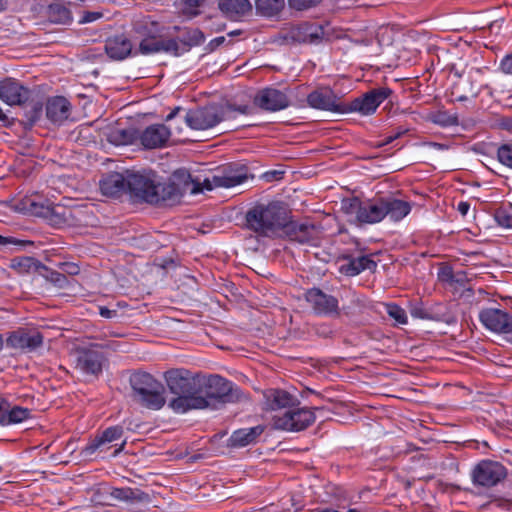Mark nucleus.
<instances>
[{"label": "nucleus", "mask_w": 512, "mask_h": 512, "mask_svg": "<svg viewBox=\"0 0 512 512\" xmlns=\"http://www.w3.org/2000/svg\"><path fill=\"white\" fill-rule=\"evenodd\" d=\"M128 194L133 201L148 204L176 203L187 191H199L185 169L176 170L167 182H160L158 174L151 169L128 170Z\"/></svg>", "instance_id": "f257e3e1"}, {"label": "nucleus", "mask_w": 512, "mask_h": 512, "mask_svg": "<svg viewBox=\"0 0 512 512\" xmlns=\"http://www.w3.org/2000/svg\"><path fill=\"white\" fill-rule=\"evenodd\" d=\"M200 384L197 395L189 400L179 401L180 404H185L187 408H193V410H217L226 404L241 403L248 400L246 393L233 382L220 375H202Z\"/></svg>", "instance_id": "f03ea898"}, {"label": "nucleus", "mask_w": 512, "mask_h": 512, "mask_svg": "<svg viewBox=\"0 0 512 512\" xmlns=\"http://www.w3.org/2000/svg\"><path fill=\"white\" fill-rule=\"evenodd\" d=\"M202 374L186 368H171L164 372L163 378L169 392L175 395L168 402V407L175 413L183 414L193 408H187L180 404L181 400H189L197 395L200 390Z\"/></svg>", "instance_id": "7ed1b4c3"}, {"label": "nucleus", "mask_w": 512, "mask_h": 512, "mask_svg": "<svg viewBox=\"0 0 512 512\" xmlns=\"http://www.w3.org/2000/svg\"><path fill=\"white\" fill-rule=\"evenodd\" d=\"M245 218L249 229L262 236L271 237L286 226L288 211L279 201L258 203L247 211Z\"/></svg>", "instance_id": "20e7f679"}, {"label": "nucleus", "mask_w": 512, "mask_h": 512, "mask_svg": "<svg viewBox=\"0 0 512 512\" xmlns=\"http://www.w3.org/2000/svg\"><path fill=\"white\" fill-rule=\"evenodd\" d=\"M133 400L150 410H160L166 403L164 386L147 372H135L130 376Z\"/></svg>", "instance_id": "39448f33"}, {"label": "nucleus", "mask_w": 512, "mask_h": 512, "mask_svg": "<svg viewBox=\"0 0 512 512\" xmlns=\"http://www.w3.org/2000/svg\"><path fill=\"white\" fill-rule=\"evenodd\" d=\"M17 209L24 213L45 218L54 226L69 224L72 217L71 210L63 205L36 202L31 198L23 199L17 205Z\"/></svg>", "instance_id": "423d86ee"}, {"label": "nucleus", "mask_w": 512, "mask_h": 512, "mask_svg": "<svg viewBox=\"0 0 512 512\" xmlns=\"http://www.w3.org/2000/svg\"><path fill=\"white\" fill-rule=\"evenodd\" d=\"M319 410H322V408L315 407L309 409L294 407L285 411L283 415H275L272 419V425L278 430L302 431L314 423V411Z\"/></svg>", "instance_id": "0eeeda50"}, {"label": "nucleus", "mask_w": 512, "mask_h": 512, "mask_svg": "<svg viewBox=\"0 0 512 512\" xmlns=\"http://www.w3.org/2000/svg\"><path fill=\"white\" fill-rule=\"evenodd\" d=\"M507 476L506 468L497 461L482 460L472 470L471 478L474 485L494 487Z\"/></svg>", "instance_id": "6e6552de"}, {"label": "nucleus", "mask_w": 512, "mask_h": 512, "mask_svg": "<svg viewBox=\"0 0 512 512\" xmlns=\"http://www.w3.org/2000/svg\"><path fill=\"white\" fill-rule=\"evenodd\" d=\"M392 93L387 87H379L355 98L349 104H344L345 113L358 112L362 115H371Z\"/></svg>", "instance_id": "1a4fd4ad"}, {"label": "nucleus", "mask_w": 512, "mask_h": 512, "mask_svg": "<svg viewBox=\"0 0 512 512\" xmlns=\"http://www.w3.org/2000/svg\"><path fill=\"white\" fill-rule=\"evenodd\" d=\"M224 119L221 109L208 106L186 112L181 122L194 130H206L214 127Z\"/></svg>", "instance_id": "9d476101"}, {"label": "nucleus", "mask_w": 512, "mask_h": 512, "mask_svg": "<svg viewBox=\"0 0 512 512\" xmlns=\"http://www.w3.org/2000/svg\"><path fill=\"white\" fill-rule=\"evenodd\" d=\"M75 368L84 375L98 377L102 372L104 355L93 348H77L74 353Z\"/></svg>", "instance_id": "9b49d317"}, {"label": "nucleus", "mask_w": 512, "mask_h": 512, "mask_svg": "<svg viewBox=\"0 0 512 512\" xmlns=\"http://www.w3.org/2000/svg\"><path fill=\"white\" fill-rule=\"evenodd\" d=\"M325 36L324 27L317 23L304 22L292 26L284 33V40L287 43H309L318 44Z\"/></svg>", "instance_id": "f8f14e48"}, {"label": "nucleus", "mask_w": 512, "mask_h": 512, "mask_svg": "<svg viewBox=\"0 0 512 512\" xmlns=\"http://www.w3.org/2000/svg\"><path fill=\"white\" fill-rule=\"evenodd\" d=\"M479 318L487 329L506 335L510 341L512 337V314L497 308H486L480 312Z\"/></svg>", "instance_id": "ddd939ff"}, {"label": "nucleus", "mask_w": 512, "mask_h": 512, "mask_svg": "<svg viewBox=\"0 0 512 512\" xmlns=\"http://www.w3.org/2000/svg\"><path fill=\"white\" fill-rule=\"evenodd\" d=\"M43 335L38 331L18 329L10 333L6 340L8 347L22 353H31L43 345Z\"/></svg>", "instance_id": "4468645a"}, {"label": "nucleus", "mask_w": 512, "mask_h": 512, "mask_svg": "<svg viewBox=\"0 0 512 512\" xmlns=\"http://www.w3.org/2000/svg\"><path fill=\"white\" fill-rule=\"evenodd\" d=\"M254 104L264 111L277 112L288 108L290 100L283 91L267 87L256 93Z\"/></svg>", "instance_id": "2eb2a0df"}, {"label": "nucleus", "mask_w": 512, "mask_h": 512, "mask_svg": "<svg viewBox=\"0 0 512 512\" xmlns=\"http://www.w3.org/2000/svg\"><path fill=\"white\" fill-rule=\"evenodd\" d=\"M305 298L316 314L325 316L339 315L337 298L326 294L321 289H309L305 294Z\"/></svg>", "instance_id": "dca6fc26"}, {"label": "nucleus", "mask_w": 512, "mask_h": 512, "mask_svg": "<svg viewBox=\"0 0 512 512\" xmlns=\"http://www.w3.org/2000/svg\"><path fill=\"white\" fill-rule=\"evenodd\" d=\"M307 103L311 108L336 113H345L344 104L328 87L318 88L307 96Z\"/></svg>", "instance_id": "f3484780"}, {"label": "nucleus", "mask_w": 512, "mask_h": 512, "mask_svg": "<svg viewBox=\"0 0 512 512\" xmlns=\"http://www.w3.org/2000/svg\"><path fill=\"white\" fill-rule=\"evenodd\" d=\"M31 97V91L15 79L0 81V99L8 105L25 104Z\"/></svg>", "instance_id": "a211bd4d"}, {"label": "nucleus", "mask_w": 512, "mask_h": 512, "mask_svg": "<svg viewBox=\"0 0 512 512\" xmlns=\"http://www.w3.org/2000/svg\"><path fill=\"white\" fill-rule=\"evenodd\" d=\"M151 55L159 52L180 55L179 44L175 39H163L155 36H148L141 40L138 51L135 54Z\"/></svg>", "instance_id": "6ab92c4d"}, {"label": "nucleus", "mask_w": 512, "mask_h": 512, "mask_svg": "<svg viewBox=\"0 0 512 512\" xmlns=\"http://www.w3.org/2000/svg\"><path fill=\"white\" fill-rule=\"evenodd\" d=\"M264 409L267 411H277L281 409L290 410L299 405L296 396L282 389H269L264 393Z\"/></svg>", "instance_id": "aec40b11"}, {"label": "nucleus", "mask_w": 512, "mask_h": 512, "mask_svg": "<svg viewBox=\"0 0 512 512\" xmlns=\"http://www.w3.org/2000/svg\"><path fill=\"white\" fill-rule=\"evenodd\" d=\"M171 133V129L164 124H153L141 133L140 141L146 149L161 148L166 145Z\"/></svg>", "instance_id": "412c9836"}, {"label": "nucleus", "mask_w": 512, "mask_h": 512, "mask_svg": "<svg viewBox=\"0 0 512 512\" xmlns=\"http://www.w3.org/2000/svg\"><path fill=\"white\" fill-rule=\"evenodd\" d=\"M248 178L247 168L245 166H228L213 175V182L216 186L231 188L242 184Z\"/></svg>", "instance_id": "4be33fe9"}, {"label": "nucleus", "mask_w": 512, "mask_h": 512, "mask_svg": "<svg viewBox=\"0 0 512 512\" xmlns=\"http://www.w3.org/2000/svg\"><path fill=\"white\" fill-rule=\"evenodd\" d=\"M128 170L123 173L113 172L106 175L100 181V190L103 195L109 197H119L123 193H128Z\"/></svg>", "instance_id": "5701e85b"}, {"label": "nucleus", "mask_w": 512, "mask_h": 512, "mask_svg": "<svg viewBox=\"0 0 512 512\" xmlns=\"http://www.w3.org/2000/svg\"><path fill=\"white\" fill-rule=\"evenodd\" d=\"M123 428L121 426H111L105 429L101 435L92 440L82 451L81 454L84 457L91 456L97 450H107L108 444L113 441L119 440L123 435Z\"/></svg>", "instance_id": "b1692460"}, {"label": "nucleus", "mask_w": 512, "mask_h": 512, "mask_svg": "<svg viewBox=\"0 0 512 512\" xmlns=\"http://www.w3.org/2000/svg\"><path fill=\"white\" fill-rule=\"evenodd\" d=\"M384 219L383 198L362 201L358 224H375Z\"/></svg>", "instance_id": "393cba45"}, {"label": "nucleus", "mask_w": 512, "mask_h": 512, "mask_svg": "<svg viewBox=\"0 0 512 512\" xmlns=\"http://www.w3.org/2000/svg\"><path fill=\"white\" fill-rule=\"evenodd\" d=\"M290 239L300 244H314L317 240V230L313 224L291 222L284 227Z\"/></svg>", "instance_id": "a878e982"}, {"label": "nucleus", "mask_w": 512, "mask_h": 512, "mask_svg": "<svg viewBox=\"0 0 512 512\" xmlns=\"http://www.w3.org/2000/svg\"><path fill=\"white\" fill-rule=\"evenodd\" d=\"M263 432L264 427L262 425L238 429L234 431L228 439V446L232 448H243L254 444Z\"/></svg>", "instance_id": "bb28decb"}, {"label": "nucleus", "mask_w": 512, "mask_h": 512, "mask_svg": "<svg viewBox=\"0 0 512 512\" xmlns=\"http://www.w3.org/2000/svg\"><path fill=\"white\" fill-rule=\"evenodd\" d=\"M70 112L69 101L62 96H56L48 99L46 103V116L47 118L55 123L60 124L66 120Z\"/></svg>", "instance_id": "cd10ccee"}, {"label": "nucleus", "mask_w": 512, "mask_h": 512, "mask_svg": "<svg viewBox=\"0 0 512 512\" xmlns=\"http://www.w3.org/2000/svg\"><path fill=\"white\" fill-rule=\"evenodd\" d=\"M347 263L340 266V271L347 276H356L365 270L375 271L377 263L367 255L345 257Z\"/></svg>", "instance_id": "c85d7f7f"}, {"label": "nucleus", "mask_w": 512, "mask_h": 512, "mask_svg": "<svg viewBox=\"0 0 512 512\" xmlns=\"http://www.w3.org/2000/svg\"><path fill=\"white\" fill-rule=\"evenodd\" d=\"M384 218L388 216L392 221H400L411 211V204L393 196L382 197Z\"/></svg>", "instance_id": "c756f323"}, {"label": "nucleus", "mask_w": 512, "mask_h": 512, "mask_svg": "<svg viewBox=\"0 0 512 512\" xmlns=\"http://www.w3.org/2000/svg\"><path fill=\"white\" fill-rule=\"evenodd\" d=\"M105 51L110 58L123 60L132 53V44L124 35L111 37L105 43Z\"/></svg>", "instance_id": "7c9ffc66"}, {"label": "nucleus", "mask_w": 512, "mask_h": 512, "mask_svg": "<svg viewBox=\"0 0 512 512\" xmlns=\"http://www.w3.org/2000/svg\"><path fill=\"white\" fill-rule=\"evenodd\" d=\"M218 7L227 17L234 19L252 11L249 0H219Z\"/></svg>", "instance_id": "2f4dec72"}, {"label": "nucleus", "mask_w": 512, "mask_h": 512, "mask_svg": "<svg viewBox=\"0 0 512 512\" xmlns=\"http://www.w3.org/2000/svg\"><path fill=\"white\" fill-rule=\"evenodd\" d=\"M110 496L116 500L124 502H138V503H150L151 497L148 493L141 491L140 489H133L130 487L125 488H112Z\"/></svg>", "instance_id": "473e14b6"}, {"label": "nucleus", "mask_w": 512, "mask_h": 512, "mask_svg": "<svg viewBox=\"0 0 512 512\" xmlns=\"http://www.w3.org/2000/svg\"><path fill=\"white\" fill-rule=\"evenodd\" d=\"M31 417V410L23 408L21 406H11L10 403L5 400L3 409V420L1 426H10L22 423L23 421Z\"/></svg>", "instance_id": "72a5a7b5"}, {"label": "nucleus", "mask_w": 512, "mask_h": 512, "mask_svg": "<svg viewBox=\"0 0 512 512\" xmlns=\"http://www.w3.org/2000/svg\"><path fill=\"white\" fill-rule=\"evenodd\" d=\"M285 0H255L256 14L266 18L278 16L285 8Z\"/></svg>", "instance_id": "f704fd0d"}, {"label": "nucleus", "mask_w": 512, "mask_h": 512, "mask_svg": "<svg viewBox=\"0 0 512 512\" xmlns=\"http://www.w3.org/2000/svg\"><path fill=\"white\" fill-rule=\"evenodd\" d=\"M11 268L20 274L39 272L41 269L48 271L47 267L33 257H16L11 260Z\"/></svg>", "instance_id": "c9c22d12"}, {"label": "nucleus", "mask_w": 512, "mask_h": 512, "mask_svg": "<svg viewBox=\"0 0 512 512\" xmlns=\"http://www.w3.org/2000/svg\"><path fill=\"white\" fill-rule=\"evenodd\" d=\"M47 15L49 20L56 24H69L72 22L71 11L61 3L49 5Z\"/></svg>", "instance_id": "e433bc0d"}, {"label": "nucleus", "mask_w": 512, "mask_h": 512, "mask_svg": "<svg viewBox=\"0 0 512 512\" xmlns=\"http://www.w3.org/2000/svg\"><path fill=\"white\" fill-rule=\"evenodd\" d=\"M24 106V116L26 123L33 126L42 116L43 104L40 101H30V99L22 104Z\"/></svg>", "instance_id": "4c0bfd02"}, {"label": "nucleus", "mask_w": 512, "mask_h": 512, "mask_svg": "<svg viewBox=\"0 0 512 512\" xmlns=\"http://www.w3.org/2000/svg\"><path fill=\"white\" fill-rule=\"evenodd\" d=\"M362 201L358 197L344 198L341 201V210L347 216L354 217L355 222L358 223Z\"/></svg>", "instance_id": "58836bf2"}, {"label": "nucleus", "mask_w": 512, "mask_h": 512, "mask_svg": "<svg viewBox=\"0 0 512 512\" xmlns=\"http://www.w3.org/2000/svg\"><path fill=\"white\" fill-rule=\"evenodd\" d=\"M135 132L132 129H115L109 136L108 140L115 145H127L133 143Z\"/></svg>", "instance_id": "ea45409f"}, {"label": "nucleus", "mask_w": 512, "mask_h": 512, "mask_svg": "<svg viewBox=\"0 0 512 512\" xmlns=\"http://www.w3.org/2000/svg\"><path fill=\"white\" fill-rule=\"evenodd\" d=\"M430 120L439 126L449 127L458 125L457 114H450L447 111H436L431 114Z\"/></svg>", "instance_id": "a19ab883"}, {"label": "nucleus", "mask_w": 512, "mask_h": 512, "mask_svg": "<svg viewBox=\"0 0 512 512\" xmlns=\"http://www.w3.org/2000/svg\"><path fill=\"white\" fill-rule=\"evenodd\" d=\"M204 40V34L199 29L187 30L183 39V44L186 47L185 50H188L192 46L200 45Z\"/></svg>", "instance_id": "79ce46f5"}, {"label": "nucleus", "mask_w": 512, "mask_h": 512, "mask_svg": "<svg viewBox=\"0 0 512 512\" xmlns=\"http://www.w3.org/2000/svg\"><path fill=\"white\" fill-rule=\"evenodd\" d=\"M497 157L500 163L512 168V143L502 144L497 150Z\"/></svg>", "instance_id": "37998d69"}, {"label": "nucleus", "mask_w": 512, "mask_h": 512, "mask_svg": "<svg viewBox=\"0 0 512 512\" xmlns=\"http://www.w3.org/2000/svg\"><path fill=\"white\" fill-rule=\"evenodd\" d=\"M497 224L503 228L512 229V213L506 209H498L494 215Z\"/></svg>", "instance_id": "c03bdc74"}, {"label": "nucleus", "mask_w": 512, "mask_h": 512, "mask_svg": "<svg viewBox=\"0 0 512 512\" xmlns=\"http://www.w3.org/2000/svg\"><path fill=\"white\" fill-rule=\"evenodd\" d=\"M388 315L393 318L399 324L407 323V315L404 309L398 305L392 304L387 306Z\"/></svg>", "instance_id": "a18cd8bd"}, {"label": "nucleus", "mask_w": 512, "mask_h": 512, "mask_svg": "<svg viewBox=\"0 0 512 512\" xmlns=\"http://www.w3.org/2000/svg\"><path fill=\"white\" fill-rule=\"evenodd\" d=\"M291 9L304 11L317 6L322 0H287Z\"/></svg>", "instance_id": "49530a36"}, {"label": "nucleus", "mask_w": 512, "mask_h": 512, "mask_svg": "<svg viewBox=\"0 0 512 512\" xmlns=\"http://www.w3.org/2000/svg\"><path fill=\"white\" fill-rule=\"evenodd\" d=\"M191 180H192V182L194 184H197L198 189H199V191H197L195 193H192L190 191L186 192V193H189L191 195H195V194L201 193V192H203V190L211 191L213 188L217 187L216 185H214L213 177L211 179L210 178H206V179H204L203 182H200L199 180L193 179L192 177H191Z\"/></svg>", "instance_id": "de8ad7c7"}, {"label": "nucleus", "mask_w": 512, "mask_h": 512, "mask_svg": "<svg viewBox=\"0 0 512 512\" xmlns=\"http://www.w3.org/2000/svg\"><path fill=\"white\" fill-rule=\"evenodd\" d=\"M408 131L407 128L397 127L391 134L385 136L384 140L378 144V146H384L392 143L394 140L400 138Z\"/></svg>", "instance_id": "09e8293b"}, {"label": "nucleus", "mask_w": 512, "mask_h": 512, "mask_svg": "<svg viewBox=\"0 0 512 512\" xmlns=\"http://www.w3.org/2000/svg\"><path fill=\"white\" fill-rule=\"evenodd\" d=\"M498 69L503 74L512 76V53L505 55L501 59Z\"/></svg>", "instance_id": "8fccbe9b"}, {"label": "nucleus", "mask_w": 512, "mask_h": 512, "mask_svg": "<svg viewBox=\"0 0 512 512\" xmlns=\"http://www.w3.org/2000/svg\"><path fill=\"white\" fill-rule=\"evenodd\" d=\"M46 277L52 283L58 285L59 287H62L63 284L67 281V278L64 274L56 272V271H50L49 275H47Z\"/></svg>", "instance_id": "3c124183"}, {"label": "nucleus", "mask_w": 512, "mask_h": 512, "mask_svg": "<svg viewBox=\"0 0 512 512\" xmlns=\"http://www.w3.org/2000/svg\"><path fill=\"white\" fill-rule=\"evenodd\" d=\"M101 17H102V13L101 12L85 11V12H83L82 18L80 19L79 22L81 24L91 23V22H94V21L98 20Z\"/></svg>", "instance_id": "603ef678"}, {"label": "nucleus", "mask_w": 512, "mask_h": 512, "mask_svg": "<svg viewBox=\"0 0 512 512\" xmlns=\"http://www.w3.org/2000/svg\"><path fill=\"white\" fill-rule=\"evenodd\" d=\"M468 281H469V277H468L467 272H465L463 270L454 272L453 283L458 284L461 287H464L466 282H468Z\"/></svg>", "instance_id": "864d4df0"}, {"label": "nucleus", "mask_w": 512, "mask_h": 512, "mask_svg": "<svg viewBox=\"0 0 512 512\" xmlns=\"http://www.w3.org/2000/svg\"><path fill=\"white\" fill-rule=\"evenodd\" d=\"M7 244H16L20 246H26V245H32L33 243L31 241H22L17 240L12 237H5L0 235V245H7Z\"/></svg>", "instance_id": "5fc2aeb1"}, {"label": "nucleus", "mask_w": 512, "mask_h": 512, "mask_svg": "<svg viewBox=\"0 0 512 512\" xmlns=\"http://www.w3.org/2000/svg\"><path fill=\"white\" fill-rule=\"evenodd\" d=\"M454 272L450 268H443L439 272V279L443 282L453 284Z\"/></svg>", "instance_id": "6e6d98bb"}, {"label": "nucleus", "mask_w": 512, "mask_h": 512, "mask_svg": "<svg viewBox=\"0 0 512 512\" xmlns=\"http://www.w3.org/2000/svg\"><path fill=\"white\" fill-rule=\"evenodd\" d=\"M228 108L230 110H233V111H237L241 114H251L252 111H253V108L248 106V105H240V106H237V105H228Z\"/></svg>", "instance_id": "4d7b16f0"}, {"label": "nucleus", "mask_w": 512, "mask_h": 512, "mask_svg": "<svg viewBox=\"0 0 512 512\" xmlns=\"http://www.w3.org/2000/svg\"><path fill=\"white\" fill-rule=\"evenodd\" d=\"M225 42H226L225 36L216 37L209 42L208 48L210 51H213L216 48H218L219 46H221L222 44H224Z\"/></svg>", "instance_id": "13d9d810"}, {"label": "nucleus", "mask_w": 512, "mask_h": 512, "mask_svg": "<svg viewBox=\"0 0 512 512\" xmlns=\"http://www.w3.org/2000/svg\"><path fill=\"white\" fill-rule=\"evenodd\" d=\"M99 314L107 319H111L117 316V310H111L107 307L101 306L99 307Z\"/></svg>", "instance_id": "bf43d9fd"}, {"label": "nucleus", "mask_w": 512, "mask_h": 512, "mask_svg": "<svg viewBox=\"0 0 512 512\" xmlns=\"http://www.w3.org/2000/svg\"><path fill=\"white\" fill-rule=\"evenodd\" d=\"M186 8L194 10L203 5L205 0H183Z\"/></svg>", "instance_id": "052dcab7"}, {"label": "nucleus", "mask_w": 512, "mask_h": 512, "mask_svg": "<svg viewBox=\"0 0 512 512\" xmlns=\"http://www.w3.org/2000/svg\"><path fill=\"white\" fill-rule=\"evenodd\" d=\"M470 204L466 201H461L458 203L457 210L462 216H466L469 212Z\"/></svg>", "instance_id": "680f3d73"}, {"label": "nucleus", "mask_w": 512, "mask_h": 512, "mask_svg": "<svg viewBox=\"0 0 512 512\" xmlns=\"http://www.w3.org/2000/svg\"><path fill=\"white\" fill-rule=\"evenodd\" d=\"M501 126L503 129L512 132V117H505L502 119Z\"/></svg>", "instance_id": "e2e57ef3"}, {"label": "nucleus", "mask_w": 512, "mask_h": 512, "mask_svg": "<svg viewBox=\"0 0 512 512\" xmlns=\"http://www.w3.org/2000/svg\"><path fill=\"white\" fill-rule=\"evenodd\" d=\"M180 107L175 108L171 113H169L166 117V121H171L176 117V115L181 111Z\"/></svg>", "instance_id": "0e129e2a"}, {"label": "nucleus", "mask_w": 512, "mask_h": 512, "mask_svg": "<svg viewBox=\"0 0 512 512\" xmlns=\"http://www.w3.org/2000/svg\"><path fill=\"white\" fill-rule=\"evenodd\" d=\"M69 266H70V270H69L70 274L75 275V274H77L79 272L78 266H76L74 264H71Z\"/></svg>", "instance_id": "69168bd1"}, {"label": "nucleus", "mask_w": 512, "mask_h": 512, "mask_svg": "<svg viewBox=\"0 0 512 512\" xmlns=\"http://www.w3.org/2000/svg\"><path fill=\"white\" fill-rule=\"evenodd\" d=\"M413 315L418 316L420 318H426V314H424L421 310H414L412 312Z\"/></svg>", "instance_id": "338daca9"}, {"label": "nucleus", "mask_w": 512, "mask_h": 512, "mask_svg": "<svg viewBox=\"0 0 512 512\" xmlns=\"http://www.w3.org/2000/svg\"><path fill=\"white\" fill-rule=\"evenodd\" d=\"M316 512H339V511L334 510L332 508H325V509L318 510Z\"/></svg>", "instance_id": "774afa93"}]
</instances>
